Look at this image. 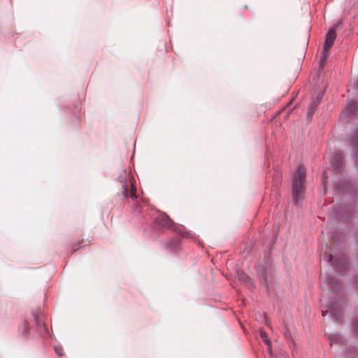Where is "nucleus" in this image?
Instances as JSON below:
<instances>
[{
    "instance_id": "obj_1",
    "label": "nucleus",
    "mask_w": 358,
    "mask_h": 358,
    "mask_svg": "<svg viewBox=\"0 0 358 358\" xmlns=\"http://www.w3.org/2000/svg\"><path fill=\"white\" fill-rule=\"evenodd\" d=\"M305 181L306 169L303 165H299L292 180L293 199L296 203H297L302 198L305 189Z\"/></svg>"
},
{
    "instance_id": "obj_2",
    "label": "nucleus",
    "mask_w": 358,
    "mask_h": 358,
    "mask_svg": "<svg viewBox=\"0 0 358 358\" xmlns=\"http://www.w3.org/2000/svg\"><path fill=\"white\" fill-rule=\"evenodd\" d=\"M336 31H335L334 28H332L328 31V33L326 36V41H325V43L324 45V50H323V52H322V60L320 62V66L323 65V62H324L326 58L328 57L329 51L330 48H331V46L333 45L334 41L336 39Z\"/></svg>"
},
{
    "instance_id": "obj_3",
    "label": "nucleus",
    "mask_w": 358,
    "mask_h": 358,
    "mask_svg": "<svg viewBox=\"0 0 358 358\" xmlns=\"http://www.w3.org/2000/svg\"><path fill=\"white\" fill-rule=\"evenodd\" d=\"M155 223L163 229H169L173 231L177 229L176 224L165 213H159L155 218Z\"/></svg>"
},
{
    "instance_id": "obj_4",
    "label": "nucleus",
    "mask_w": 358,
    "mask_h": 358,
    "mask_svg": "<svg viewBox=\"0 0 358 358\" xmlns=\"http://www.w3.org/2000/svg\"><path fill=\"white\" fill-rule=\"evenodd\" d=\"M122 194L124 197H131L133 199H136V188L131 183V189L129 191L127 189V187L125 184L122 185Z\"/></svg>"
},
{
    "instance_id": "obj_5",
    "label": "nucleus",
    "mask_w": 358,
    "mask_h": 358,
    "mask_svg": "<svg viewBox=\"0 0 358 358\" xmlns=\"http://www.w3.org/2000/svg\"><path fill=\"white\" fill-rule=\"evenodd\" d=\"M357 108V103L355 102H352L348 104L345 110L343 112V115L345 114L348 116H351L354 115L355 110Z\"/></svg>"
},
{
    "instance_id": "obj_6",
    "label": "nucleus",
    "mask_w": 358,
    "mask_h": 358,
    "mask_svg": "<svg viewBox=\"0 0 358 358\" xmlns=\"http://www.w3.org/2000/svg\"><path fill=\"white\" fill-rule=\"evenodd\" d=\"M260 337H261L262 340L267 344L268 350L271 353V342L268 339V337L266 333L264 331H260Z\"/></svg>"
},
{
    "instance_id": "obj_7",
    "label": "nucleus",
    "mask_w": 358,
    "mask_h": 358,
    "mask_svg": "<svg viewBox=\"0 0 358 358\" xmlns=\"http://www.w3.org/2000/svg\"><path fill=\"white\" fill-rule=\"evenodd\" d=\"M320 102V100H317V101H315L313 103V105L310 106V108H309L308 111V115H311L314 112V108L316 107L318 103Z\"/></svg>"
},
{
    "instance_id": "obj_8",
    "label": "nucleus",
    "mask_w": 358,
    "mask_h": 358,
    "mask_svg": "<svg viewBox=\"0 0 358 358\" xmlns=\"http://www.w3.org/2000/svg\"><path fill=\"white\" fill-rule=\"evenodd\" d=\"M341 159H342L341 155H338L337 156H335V157L331 160V163L335 166V168L339 169L340 166L338 164V165L336 164L334 161L338 159V162H339V160Z\"/></svg>"
},
{
    "instance_id": "obj_9",
    "label": "nucleus",
    "mask_w": 358,
    "mask_h": 358,
    "mask_svg": "<svg viewBox=\"0 0 358 358\" xmlns=\"http://www.w3.org/2000/svg\"><path fill=\"white\" fill-rule=\"evenodd\" d=\"M352 145L358 147V131L356 132L355 137L352 139Z\"/></svg>"
},
{
    "instance_id": "obj_10",
    "label": "nucleus",
    "mask_w": 358,
    "mask_h": 358,
    "mask_svg": "<svg viewBox=\"0 0 358 358\" xmlns=\"http://www.w3.org/2000/svg\"><path fill=\"white\" fill-rule=\"evenodd\" d=\"M55 352L57 353V355H59V356L63 355V349H62V347L56 346L55 348Z\"/></svg>"
},
{
    "instance_id": "obj_11",
    "label": "nucleus",
    "mask_w": 358,
    "mask_h": 358,
    "mask_svg": "<svg viewBox=\"0 0 358 358\" xmlns=\"http://www.w3.org/2000/svg\"><path fill=\"white\" fill-rule=\"evenodd\" d=\"M35 316V320H36V322H37V324L39 325V326H43L44 325V322L43 321L41 320L40 319V315H38V314H35L34 315Z\"/></svg>"
},
{
    "instance_id": "obj_12",
    "label": "nucleus",
    "mask_w": 358,
    "mask_h": 358,
    "mask_svg": "<svg viewBox=\"0 0 358 358\" xmlns=\"http://www.w3.org/2000/svg\"><path fill=\"white\" fill-rule=\"evenodd\" d=\"M329 262L332 264V265L337 266L331 255L329 256Z\"/></svg>"
},
{
    "instance_id": "obj_13",
    "label": "nucleus",
    "mask_w": 358,
    "mask_h": 358,
    "mask_svg": "<svg viewBox=\"0 0 358 358\" xmlns=\"http://www.w3.org/2000/svg\"><path fill=\"white\" fill-rule=\"evenodd\" d=\"M78 248H79L78 245H77V244H76V243H75V244L73 245V251H76L77 250H78Z\"/></svg>"
},
{
    "instance_id": "obj_14",
    "label": "nucleus",
    "mask_w": 358,
    "mask_h": 358,
    "mask_svg": "<svg viewBox=\"0 0 358 358\" xmlns=\"http://www.w3.org/2000/svg\"><path fill=\"white\" fill-rule=\"evenodd\" d=\"M327 313V312H325V311L322 310V316L324 317L326 315Z\"/></svg>"
},
{
    "instance_id": "obj_15",
    "label": "nucleus",
    "mask_w": 358,
    "mask_h": 358,
    "mask_svg": "<svg viewBox=\"0 0 358 358\" xmlns=\"http://www.w3.org/2000/svg\"><path fill=\"white\" fill-rule=\"evenodd\" d=\"M271 358H272V355L271 354Z\"/></svg>"
}]
</instances>
